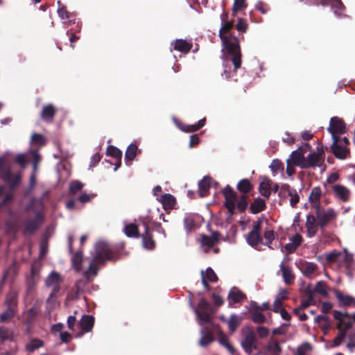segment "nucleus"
I'll use <instances>...</instances> for the list:
<instances>
[{
	"mask_svg": "<svg viewBox=\"0 0 355 355\" xmlns=\"http://www.w3.org/2000/svg\"><path fill=\"white\" fill-rule=\"evenodd\" d=\"M96 254L90 262L87 270L83 272L85 281L80 279L76 282L77 293L83 292L85 283L90 282V275L96 276L98 271L97 265L104 264L106 261H116L119 258V253L108 243L98 241L95 245Z\"/></svg>",
	"mask_w": 355,
	"mask_h": 355,
	"instance_id": "nucleus-1",
	"label": "nucleus"
},
{
	"mask_svg": "<svg viewBox=\"0 0 355 355\" xmlns=\"http://www.w3.org/2000/svg\"><path fill=\"white\" fill-rule=\"evenodd\" d=\"M234 26V21H226L225 23H223L219 31V37L227 54L232 56L231 60L234 65V71H236L241 67L242 55L239 38L230 33Z\"/></svg>",
	"mask_w": 355,
	"mask_h": 355,
	"instance_id": "nucleus-2",
	"label": "nucleus"
},
{
	"mask_svg": "<svg viewBox=\"0 0 355 355\" xmlns=\"http://www.w3.org/2000/svg\"><path fill=\"white\" fill-rule=\"evenodd\" d=\"M194 311L198 317L200 325L207 324L213 328H219L218 324H216L211 321V307L210 304L205 298L200 300L198 304V309H195Z\"/></svg>",
	"mask_w": 355,
	"mask_h": 355,
	"instance_id": "nucleus-3",
	"label": "nucleus"
},
{
	"mask_svg": "<svg viewBox=\"0 0 355 355\" xmlns=\"http://www.w3.org/2000/svg\"><path fill=\"white\" fill-rule=\"evenodd\" d=\"M5 305L6 310L0 315L1 322H6L12 319L17 312L18 293L11 290L6 295Z\"/></svg>",
	"mask_w": 355,
	"mask_h": 355,
	"instance_id": "nucleus-4",
	"label": "nucleus"
},
{
	"mask_svg": "<svg viewBox=\"0 0 355 355\" xmlns=\"http://www.w3.org/2000/svg\"><path fill=\"white\" fill-rule=\"evenodd\" d=\"M242 335L241 346L248 355H251L253 350L258 349L259 340L257 336L250 327H246V330H242Z\"/></svg>",
	"mask_w": 355,
	"mask_h": 355,
	"instance_id": "nucleus-5",
	"label": "nucleus"
},
{
	"mask_svg": "<svg viewBox=\"0 0 355 355\" xmlns=\"http://www.w3.org/2000/svg\"><path fill=\"white\" fill-rule=\"evenodd\" d=\"M315 216L319 223V227L322 231L324 230L329 223L336 220L337 216L333 208L324 209L322 207L315 209Z\"/></svg>",
	"mask_w": 355,
	"mask_h": 355,
	"instance_id": "nucleus-6",
	"label": "nucleus"
},
{
	"mask_svg": "<svg viewBox=\"0 0 355 355\" xmlns=\"http://www.w3.org/2000/svg\"><path fill=\"white\" fill-rule=\"evenodd\" d=\"M144 232L140 234L141 238L142 247L148 250H153L156 247V242L153 238V231L149 227L148 221L146 219H141Z\"/></svg>",
	"mask_w": 355,
	"mask_h": 355,
	"instance_id": "nucleus-7",
	"label": "nucleus"
},
{
	"mask_svg": "<svg viewBox=\"0 0 355 355\" xmlns=\"http://www.w3.org/2000/svg\"><path fill=\"white\" fill-rule=\"evenodd\" d=\"M225 198L224 206L227 209L228 214L230 216L235 214L236 200L237 198V193L230 186L227 185L222 191Z\"/></svg>",
	"mask_w": 355,
	"mask_h": 355,
	"instance_id": "nucleus-8",
	"label": "nucleus"
},
{
	"mask_svg": "<svg viewBox=\"0 0 355 355\" xmlns=\"http://www.w3.org/2000/svg\"><path fill=\"white\" fill-rule=\"evenodd\" d=\"M262 220H257L253 222L252 230L246 235V241L248 243L254 248L259 243H263L262 237L260 235L261 230Z\"/></svg>",
	"mask_w": 355,
	"mask_h": 355,
	"instance_id": "nucleus-9",
	"label": "nucleus"
},
{
	"mask_svg": "<svg viewBox=\"0 0 355 355\" xmlns=\"http://www.w3.org/2000/svg\"><path fill=\"white\" fill-rule=\"evenodd\" d=\"M44 222V215L40 211L35 212V216L32 219L24 222V234H32L35 233Z\"/></svg>",
	"mask_w": 355,
	"mask_h": 355,
	"instance_id": "nucleus-10",
	"label": "nucleus"
},
{
	"mask_svg": "<svg viewBox=\"0 0 355 355\" xmlns=\"http://www.w3.org/2000/svg\"><path fill=\"white\" fill-rule=\"evenodd\" d=\"M324 152L322 149L318 148L317 153H312L308 155L306 160L302 168H315L323 166L324 161Z\"/></svg>",
	"mask_w": 355,
	"mask_h": 355,
	"instance_id": "nucleus-11",
	"label": "nucleus"
},
{
	"mask_svg": "<svg viewBox=\"0 0 355 355\" xmlns=\"http://www.w3.org/2000/svg\"><path fill=\"white\" fill-rule=\"evenodd\" d=\"M328 131L331 134L332 139H337L338 135H342L346 132V125L344 121L337 116H334L330 119Z\"/></svg>",
	"mask_w": 355,
	"mask_h": 355,
	"instance_id": "nucleus-12",
	"label": "nucleus"
},
{
	"mask_svg": "<svg viewBox=\"0 0 355 355\" xmlns=\"http://www.w3.org/2000/svg\"><path fill=\"white\" fill-rule=\"evenodd\" d=\"M334 318L338 322L337 329L338 331H344L347 335V331L352 327V322L350 320L346 321L345 319L352 318V316L347 312L342 313L339 311L335 310L334 311Z\"/></svg>",
	"mask_w": 355,
	"mask_h": 355,
	"instance_id": "nucleus-13",
	"label": "nucleus"
},
{
	"mask_svg": "<svg viewBox=\"0 0 355 355\" xmlns=\"http://www.w3.org/2000/svg\"><path fill=\"white\" fill-rule=\"evenodd\" d=\"M94 317L90 315H84L79 322L82 331L78 333L76 337H81L85 333L91 331L94 327Z\"/></svg>",
	"mask_w": 355,
	"mask_h": 355,
	"instance_id": "nucleus-14",
	"label": "nucleus"
},
{
	"mask_svg": "<svg viewBox=\"0 0 355 355\" xmlns=\"http://www.w3.org/2000/svg\"><path fill=\"white\" fill-rule=\"evenodd\" d=\"M220 236V234L218 231L213 232L211 236L201 235V245L207 248V249L205 250V252H208L209 250L219 241Z\"/></svg>",
	"mask_w": 355,
	"mask_h": 355,
	"instance_id": "nucleus-15",
	"label": "nucleus"
},
{
	"mask_svg": "<svg viewBox=\"0 0 355 355\" xmlns=\"http://www.w3.org/2000/svg\"><path fill=\"white\" fill-rule=\"evenodd\" d=\"M331 150L335 157L338 159H344L349 156L350 153L348 147L338 144V139H333Z\"/></svg>",
	"mask_w": 355,
	"mask_h": 355,
	"instance_id": "nucleus-16",
	"label": "nucleus"
},
{
	"mask_svg": "<svg viewBox=\"0 0 355 355\" xmlns=\"http://www.w3.org/2000/svg\"><path fill=\"white\" fill-rule=\"evenodd\" d=\"M305 226L306 228L307 236L309 238L313 237L316 234L318 228H320L319 223L315 216L312 214H309L306 216Z\"/></svg>",
	"mask_w": 355,
	"mask_h": 355,
	"instance_id": "nucleus-17",
	"label": "nucleus"
},
{
	"mask_svg": "<svg viewBox=\"0 0 355 355\" xmlns=\"http://www.w3.org/2000/svg\"><path fill=\"white\" fill-rule=\"evenodd\" d=\"M171 46H173V49L175 51H180L184 54L188 53L193 47L191 42H189L187 40L182 39L175 40L171 43Z\"/></svg>",
	"mask_w": 355,
	"mask_h": 355,
	"instance_id": "nucleus-18",
	"label": "nucleus"
},
{
	"mask_svg": "<svg viewBox=\"0 0 355 355\" xmlns=\"http://www.w3.org/2000/svg\"><path fill=\"white\" fill-rule=\"evenodd\" d=\"M322 196V191L320 187H314L312 188L309 196V201L313 209L320 207V200Z\"/></svg>",
	"mask_w": 355,
	"mask_h": 355,
	"instance_id": "nucleus-19",
	"label": "nucleus"
},
{
	"mask_svg": "<svg viewBox=\"0 0 355 355\" xmlns=\"http://www.w3.org/2000/svg\"><path fill=\"white\" fill-rule=\"evenodd\" d=\"M55 114L56 109L55 107L51 104H49L42 107L40 116L46 123H51L53 121Z\"/></svg>",
	"mask_w": 355,
	"mask_h": 355,
	"instance_id": "nucleus-20",
	"label": "nucleus"
},
{
	"mask_svg": "<svg viewBox=\"0 0 355 355\" xmlns=\"http://www.w3.org/2000/svg\"><path fill=\"white\" fill-rule=\"evenodd\" d=\"M334 294L340 305L343 306L355 305V297H354L353 296L343 294L339 290H335Z\"/></svg>",
	"mask_w": 355,
	"mask_h": 355,
	"instance_id": "nucleus-21",
	"label": "nucleus"
},
{
	"mask_svg": "<svg viewBox=\"0 0 355 355\" xmlns=\"http://www.w3.org/2000/svg\"><path fill=\"white\" fill-rule=\"evenodd\" d=\"M211 178L209 176H205L198 182V193L200 197L208 196L209 189L211 188Z\"/></svg>",
	"mask_w": 355,
	"mask_h": 355,
	"instance_id": "nucleus-22",
	"label": "nucleus"
},
{
	"mask_svg": "<svg viewBox=\"0 0 355 355\" xmlns=\"http://www.w3.org/2000/svg\"><path fill=\"white\" fill-rule=\"evenodd\" d=\"M206 122V119L203 118L198 121L196 124L194 125H187L185 123H180L178 125V128L184 132H196L200 128H202Z\"/></svg>",
	"mask_w": 355,
	"mask_h": 355,
	"instance_id": "nucleus-23",
	"label": "nucleus"
},
{
	"mask_svg": "<svg viewBox=\"0 0 355 355\" xmlns=\"http://www.w3.org/2000/svg\"><path fill=\"white\" fill-rule=\"evenodd\" d=\"M216 330H218V342L219 343L224 346L232 355H234L236 352V349L230 343L229 338L227 336L220 330V327L214 328Z\"/></svg>",
	"mask_w": 355,
	"mask_h": 355,
	"instance_id": "nucleus-24",
	"label": "nucleus"
},
{
	"mask_svg": "<svg viewBox=\"0 0 355 355\" xmlns=\"http://www.w3.org/2000/svg\"><path fill=\"white\" fill-rule=\"evenodd\" d=\"M282 277L286 284L291 285L294 283L295 275L288 266H285L283 263L280 266Z\"/></svg>",
	"mask_w": 355,
	"mask_h": 355,
	"instance_id": "nucleus-25",
	"label": "nucleus"
},
{
	"mask_svg": "<svg viewBox=\"0 0 355 355\" xmlns=\"http://www.w3.org/2000/svg\"><path fill=\"white\" fill-rule=\"evenodd\" d=\"M328 6H330L333 9H334V13L338 17L343 18L347 17L344 13L345 11V6L341 0H330Z\"/></svg>",
	"mask_w": 355,
	"mask_h": 355,
	"instance_id": "nucleus-26",
	"label": "nucleus"
},
{
	"mask_svg": "<svg viewBox=\"0 0 355 355\" xmlns=\"http://www.w3.org/2000/svg\"><path fill=\"white\" fill-rule=\"evenodd\" d=\"M266 208V202L261 198H257L251 203L249 209L252 214H256L265 210Z\"/></svg>",
	"mask_w": 355,
	"mask_h": 355,
	"instance_id": "nucleus-27",
	"label": "nucleus"
},
{
	"mask_svg": "<svg viewBox=\"0 0 355 355\" xmlns=\"http://www.w3.org/2000/svg\"><path fill=\"white\" fill-rule=\"evenodd\" d=\"M287 160L293 163L294 166H301L302 168L305 163L304 154L298 149L293 151Z\"/></svg>",
	"mask_w": 355,
	"mask_h": 355,
	"instance_id": "nucleus-28",
	"label": "nucleus"
},
{
	"mask_svg": "<svg viewBox=\"0 0 355 355\" xmlns=\"http://www.w3.org/2000/svg\"><path fill=\"white\" fill-rule=\"evenodd\" d=\"M245 298V295L236 287H233L229 292L228 300L230 304L239 303Z\"/></svg>",
	"mask_w": 355,
	"mask_h": 355,
	"instance_id": "nucleus-29",
	"label": "nucleus"
},
{
	"mask_svg": "<svg viewBox=\"0 0 355 355\" xmlns=\"http://www.w3.org/2000/svg\"><path fill=\"white\" fill-rule=\"evenodd\" d=\"M236 189L242 193L241 195H246L252 190L253 186L248 179L243 178L238 182Z\"/></svg>",
	"mask_w": 355,
	"mask_h": 355,
	"instance_id": "nucleus-30",
	"label": "nucleus"
},
{
	"mask_svg": "<svg viewBox=\"0 0 355 355\" xmlns=\"http://www.w3.org/2000/svg\"><path fill=\"white\" fill-rule=\"evenodd\" d=\"M272 181L268 178L264 179L259 186V191L261 196L268 198L270 196Z\"/></svg>",
	"mask_w": 355,
	"mask_h": 355,
	"instance_id": "nucleus-31",
	"label": "nucleus"
},
{
	"mask_svg": "<svg viewBox=\"0 0 355 355\" xmlns=\"http://www.w3.org/2000/svg\"><path fill=\"white\" fill-rule=\"evenodd\" d=\"M124 232L128 237L139 238L140 233L139 232L138 225L135 223L126 225L124 228Z\"/></svg>",
	"mask_w": 355,
	"mask_h": 355,
	"instance_id": "nucleus-32",
	"label": "nucleus"
},
{
	"mask_svg": "<svg viewBox=\"0 0 355 355\" xmlns=\"http://www.w3.org/2000/svg\"><path fill=\"white\" fill-rule=\"evenodd\" d=\"M137 150L138 147L136 144H131L128 146L125 153V162L126 164L128 165V162H131L134 160L137 155Z\"/></svg>",
	"mask_w": 355,
	"mask_h": 355,
	"instance_id": "nucleus-33",
	"label": "nucleus"
},
{
	"mask_svg": "<svg viewBox=\"0 0 355 355\" xmlns=\"http://www.w3.org/2000/svg\"><path fill=\"white\" fill-rule=\"evenodd\" d=\"M333 190L336 196L343 201H347L349 198V190L344 186L336 184L333 187Z\"/></svg>",
	"mask_w": 355,
	"mask_h": 355,
	"instance_id": "nucleus-34",
	"label": "nucleus"
},
{
	"mask_svg": "<svg viewBox=\"0 0 355 355\" xmlns=\"http://www.w3.org/2000/svg\"><path fill=\"white\" fill-rule=\"evenodd\" d=\"M160 201L165 209H173L175 205V198L169 193L162 195Z\"/></svg>",
	"mask_w": 355,
	"mask_h": 355,
	"instance_id": "nucleus-35",
	"label": "nucleus"
},
{
	"mask_svg": "<svg viewBox=\"0 0 355 355\" xmlns=\"http://www.w3.org/2000/svg\"><path fill=\"white\" fill-rule=\"evenodd\" d=\"M71 257V262L73 267L74 269L79 272L82 268V262H83V251L78 250V252L73 253Z\"/></svg>",
	"mask_w": 355,
	"mask_h": 355,
	"instance_id": "nucleus-36",
	"label": "nucleus"
},
{
	"mask_svg": "<svg viewBox=\"0 0 355 355\" xmlns=\"http://www.w3.org/2000/svg\"><path fill=\"white\" fill-rule=\"evenodd\" d=\"M202 336L199 341V345L205 347L210 344L214 340V336L212 333L205 328V330L202 331Z\"/></svg>",
	"mask_w": 355,
	"mask_h": 355,
	"instance_id": "nucleus-37",
	"label": "nucleus"
},
{
	"mask_svg": "<svg viewBox=\"0 0 355 355\" xmlns=\"http://www.w3.org/2000/svg\"><path fill=\"white\" fill-rule=\"evenodd\" d=\"M293 189H291L290 185L288 184H283L280 187V189L278 192V196L280 198V202L279 204H282V200H284L287 198L289 195L291 194V192H293Z\"/></svg>",
	"mask_w": 355,
	"mask_h": 355,
	"instance_id": "nucleus-38",
	"label": "nucleus"
},
{
	"mask_svg": "<svg viewBox=\"0 0 355 355\" xmlns=\"http://www.w3.org/2000/svg\"><path fill=\"white\" fill-rule=\"evenodd\" d=\"M241 322V319L239 316L236 315H231L228 320L227 321V324L228 325L229 330L231 333H234L237 327L239 326Z\"/></svg>",
	"mask_w": 355,
	"mask_h": 355,
	"instance_id": "nucleus-39",
	"label": "nucleus"
},
{
	"mask_svg": "<svg viewBox=\"0 0 355 355\" xmlns=\"http://www.w3.org/2000/svg\"><path fill=\"white\" fill-rule=\"evenodd\" d=\"M61 282V277L56 272H51L46 279V285L49 287L53 285H58Z\"/></svg>",
	"mask_w": 355,
	"mask_h": 355,
	"instance_id": "nucleus-40",
	"label": "nucleus"
},
{
	"mask_svg": "<svg viewBox=\"0 0 355 355\" xmlns=\"http://www.w3.org/2000/svg\"><path fill=\"white\" fill-rule=\"evenodd\" d=\"M21 175L20 174H15L13 175L11 171H10V175L8 178H2L6 182H7L10 187L14 188L19 184L21 182Z\"/></svg>",
	"mask_w": 355,
	"mask_h": 355,
	"instance_id": "nucleus-41",
	"label": "nucleus"
},
{
	"mask_svg": "<svg viewBox=\"0 0 355 355\" xmlns=\"http://www.w3.org/2000/svg\"><path fill=\"white\" fill-rule=\"evenodd\" d=\"M326 283L322 281L318 282L313 288L315 293L320 295L323 297L328 296V292L326 289Z\"/></svg>",
	"mask_w": 355,
	"mask_h": 355,
	"instance_id": "nucleus-42",
	"label": "nucleus"
},
{
	"mask_svg": "<svg viewBox=\"0 0 355 355\" xmlns=\"http://www.w3.org/2000/svg\"><path fill=\"white\" fill-rule=\"evenodd\" d=\"M248 206V196L247 195H241L239 198V201L236 204V207L238 211L241 213L244 212Z\"/></svg>",
	"mask_w": 355,
	"mask_h": 355,
	"instance_id": "nucleus-43",
	"label": "nucleus"
},
{
	"mask_svg": "<svg viewBox=\"0 0 355 355\" xmlns=\"http://www.w3.org/2000/svg\"><path fill=\"white\" fill-rule=\"evenodd\" d=\"M106 155L114 157L115 159H119L122 157V152L118 148L114 146H108L106 150Z\"/></svg>",
	"mask_w": 355,
	"mask_h": 355,
	"instance_id": "nucleus-44",
	"label": "nucleus"
},
{
	"mask_svg": "<svg viewBox=\"0 0 355 355\" xmlns=\"http://www.w3.org/2000/svg\"><path fill=\"white\" fill-rule=\"evenodd\" d=\"M44 345L43 341L40 339L34 338L31 340V341L28 343L26 346V349L29 352H33L35 350L39 349L42 347Z\"/></svg>",
	"mask_w": 355,
	"mask_h": 355,
	"instance_id": "nucleus-45",
	"label": "nucleus"
},
{
	"mask_svg": "<svg viewBox=\"0 0 355 355\" xmlns=\"http://www.w3.org/2000/svg\"><path fill=\"white\" fill-rule=\"evenodd\" d=\"M84 187V184L79 180H73L69 184V193L75 195L80 191Z\"/></svg>",
	"mask_w": 355,
	"mask_h": 355,
	"instance_id": "nucleus-46",
	"label": "nucleus"
},
{
	"mask_svg": "<svg viewBox=\"0 0 355 355\" xmlns=\"http://www.w3.org/2000/svg\"><path fill=\"white\" fill-rule=\"evenodd\" d=\"M267 349L271 352L272 355H279L282 352V347L279 343L276 340L270 342L267 346Z\"/></svg>",
	"mask_w": 355,
	"mask_h": 355,
	"instance_id": "nucleus-47",
	"label": "nucleus"
},
{
	"mask_svg": "<svg viewBox=\"0 0 355 355\" xmlns=\"http://www.w3.org/2000/svg\"><path fill=\"white\" fill-rule=\"evenodd\" d=\"M10 168L6 165V159L3 157H0V174L1 178H8L10 175Z\"/></svg>",
	"mask_w": 355,
	"mask_h": 355,
	"instance_id": "nucleus-48",
	"label": "nucleus"
},
{
	"mask_svg": "<svg viewBox=\"0 0 355 355\" xmlns=\"http://www.w3.org/2000/svg\"><path fill=\"white\" fill-rule=\"evenodd\" d=\"M342 253L340 252L333 251L326 256V260L328 263L340 262L341 261Z\"/></svg>",
	"mask_w": 355,
	"mask_h": 355,
	"instance_id": "nucleus-49",
	"label": "nucleus"
},
{
	"mask_svg": "<svg viewBox=\"0 0 355 355\" xmlns=\"http://www.w3.org/2000/svg\"><path fill=\"white\" fill-rule=\"evenodd\" d=\"M318 266L315 263L311 262L306 263L304 265L303 268L304 275L306 276H310L315 272Z\"/></svg>",
	"mask_w": 355,
	"mask_h": 355,
	"instance_id": "nucleus-50",
	"label": "nucleus"
},
{
	"mask_svg": "<svg viewBox=\"0 0 355 355\" xmlns=\"http://www.w3.org/2000/svg\"><path fill=\"white\" fill-rule=\"evenodd\" d=\"M12 336V331L7 327H0V339L1 340H11Z\"/></svg>",
	"mask_w": 355,
	"mask_h": 355,
	"instance_id": "nucleus-51",
	"label": "nucleus"
},
{
	"mask_svg": "<svg viewBox=\"0 0 355 355\" xmlns=\"http://www.w3.org/2000/svg\"><path fill=\"white\" fill-rule=\"evenodd\" d=\"M246 7L247 3L245 0H234L232 8L233 14L235 15L239 10Z\"/></svg>",
	"mask_w": 355,
	"mask_h": 355,
	"instance_id": "nucleus-52",
	"label": "nucleus"
},
{
	"mask_svg": "<svg viewBox=\"0 0 355 355\" xmlns=\"http://www.w3.org/2000/svg\"><path fill=\"white\" fill-rule=\"evenodd\" d=\"M204 272L206 279L209 282H216L218 281V277L211 268L208 267Z\"/></svg>",
	"mask_w": 355,
	"mask_h": 355,
	"instance_id": "nucleus-53",
	"label": "nucleus"
},
{
	"mask_svg": "<svg viewBox=\"0 0 355 355\" xmlns=\"http://www.w3.org/2000/svg\"><path fill=\"white\" fill-rule=\"evenodd\" d=\"M263 237L266 241L262 244L270 247V245L275 240L274 231L272 230H266L263 234Z\"/></svg>",
	"mask_w": 355,
	"mask_h": 355,
	"instance_id": "nucleus-54",
	"label": "nucleus"
},
{
	"mask_svg": "<svg viewBox=\"0 0 355 355\" xmlns=\"http://www.w3.org/2000/svg\"><path fill=\"white\" fill-rule=\"evenodd\" d=\"M252 320L255 323L263 324L266 322V318L261 313L254 311L252 313Z\"/></svg>",
	"mask_w": 355,
	"mask_h": 355,
	"instance_id": "nucleus-55",
	"label": "nucleus"
},
{
	"mask_svg": "<svg viewBox=\"0 0 355 355\" xmlns=\"http://www.w3.org/2000/svg\"><path fill=\"white\" fill-rule=\"evenodd\" d=\"M270 168L274 173H276L279 171L284 170V164L279 159H273L270 164Z\"/></svg>",
	"mask_w": 355,
	"mask_h": 355,
	"instance_id": "nucleus-56",
	"label": "nucleus"
},
{
	"mask_svg": "<svg viewBox=\"0 0 355 355\" xmlns=\"http://www.w3.org/2000/svg\"><path fill=\"white\" fill-rule=\"evenodd\" d=\"M311 349V345L309 343H304L297 347L295 355H306V354Z\"/></svg>",
	"mask_w": 355,
	"mask_h": 355,
	"instance_id": "nucleus-57",
	"label": "nucleus"
},
{
	"mask_svg": "<svg viewBox=\"0 0 355 355\" xmlns=\"http://www.w3.org/2000/svg\"><path fill=\"white\" fill-rule=\"evenodd\" d=\"M31 141L34 144H38L40 146H43L45 144V138L44 137L39 133H34L31 137Z\"/></svg>",
	"mask_w": 355,
	"mask_h": 355,
	"instance_id": "nucleus-58",
	"label": "nucleus"
},
{
	"mask_svg": "<svg viewBox=\"0 0 355 355\" xmlns=\"http://www.w3.org/2000/svg\"><path fill=\"white\" fill-rule=\"evenodd\" d=\"M41 161V156L37 150H34L32 153V164L35 171L37 169V165Z\"/></svg>",
	"mask_w": 355,
	"mask_h": 355,
	"instance_id": "nucleus-59",
	"label": "nucleus"
},
{
	"mask_svg": "<svg viewBox=\"0 0 355 355\" xmlns=\"http://www.w3.org/2000/svg\"><path fill=\"white\" fill-rule=\"evenodd\" d=\"M346 335L344 331H339L338 334L337 336L334 339L333 343L331 345V347H336L343 343V340L345 339Z\"/></svg>",
	"mask_w": 355,
	"mask_h": 355,
	"instance_id": "nucleus-60",
	"label": "nucleus"
},
{
	"mask_svg": "<svg viewBox=\"0 0 355 355\" xmlns=\"http://www.w3.org/2000/svg\"><path fill=\"white\" fill-rule=\"evenodd\" d=\"M248 28L247 21L244 19H239L236 25V28L239 32L245 33Z\"/></svg>",
	"mask_w": 355,
	"mask_h": 355,
	"instance_id": "nucleus-61",
	"label": "nucleus"
},
{
	"mask_svg": "<svg viewBox=\"0 0 355 355\" xmlns=\"http://www.w3.org/2000/svg\"><path fill=\"white\" fill-rule=\"evenodd\" d=\"M290 196V205L292 207H295L297 204L300 201V196L297 194L295 189H293V192L289 195Z\"/></svg>",
	"mask_w": 355,
	"mask_h": 355,
	"instance_id": "nucleus-62",
	"label": "nucleus"
},
{
	"mask_svg": "<svg viewBox=\"0 0 355 355\" xmlns=\"http://www.w3.org/2000/svg\"><path fill=\"white\" fill-rule=\"evenodd\" d=\"M352 261L353 257L352 254L347 252L342 253L341 261L340 262H345L346 268H348L351 266Z\"/></svg>",
	"mask_w": 355,
	"mask_h": 355,
	"instance_id": "nucleus-63",
	"label": "nucleus"
},
{
	"mask_svg": "<svg viewBox=\"0 0 355 355\" xmlns=\"http://www.w3.org/2000/svg\"><path fill=\"white\" fill-rule=\"evenodd\" d=\"M257 333L259 338H264L269 335V329L263 326L258 327L257 328Z\"/></svg>",
	"mask_w": 355,
	"mask_h": 355,
	"instance_id": "nucleus-64",
	"label": "nucleus"
}]
</instances>
